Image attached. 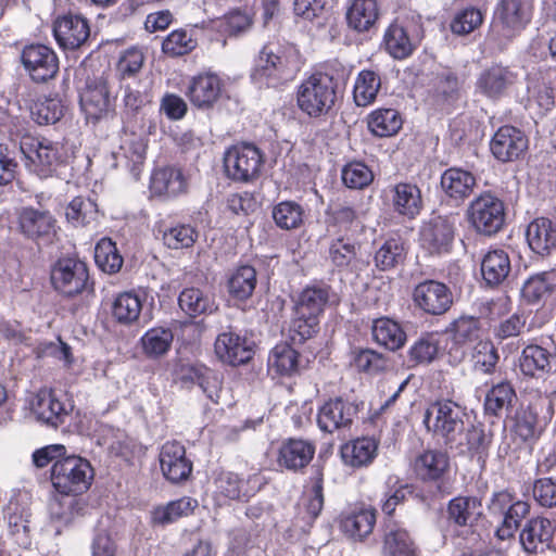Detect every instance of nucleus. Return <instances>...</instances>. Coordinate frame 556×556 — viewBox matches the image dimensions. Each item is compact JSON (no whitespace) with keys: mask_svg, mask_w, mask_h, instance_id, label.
<instances>
[{"mask_svg":"<svg viewBox=\"0 0 556 556\" xmlns=\"http://www.w3.org/2000/svg\"><path fill=\"white\" fill-rule=\"evenodd\" d=\"M300 68V55L293 47L274 50L265 46L255 60L251 79L260 86L277 87L292 80Z\"/></svg>","mask_w":556,"mask_h":556,"instance_id":"nucleus-1","label":"nucleus"},{"mask_svg":"<svg viewBox=\"0 0 556 556\" xmlns=\"http://www.w3.org/2000/svg\"><path fill=\"white\" fill-rule=\"evenodd\" d=\"M336 99L337 84L328 74H313L298 87V106L311 117L326 115L334 105Z\"/></svg>","mask_w":556,"mask_h":556,"instance_id":"nucleus-2","label":"nucleus"},{"mask_svg":"<svg viewBox=\"0 0 556 556\" xmlns=\"http://www.w3.org/2000/svg\"><path fill=\"white\" fill-rule=\"evenodd\" d=\"M93 469L89 462L77 455L64 456L54 462L51 481L54 489L64 495H78L91 485Z\"/></svg>","mask_w":556,"mask_h":556,"instance_id":"nucleus-3","label":"nucleus"},{"mask_svg":"<svg viewBox=\"0 0 556 556\" xmlns=\"http://www.w3.org/2000/svg\"><path fill=\"white\" fill-rule=\"evenodd\" d=\"M532 17L531 0H501L495 9L491 36L502 41L516 37Z\"/></svg>","mask_w":556,"mask_h":556,"instance_id":"nucleus-4","label":"nucleus"},{"mask_svg":"<svg viewBox=\"0 0 556 556\" xmlns=\"http://www.w3.org/2000/svg\"><path fill=\"white\" fill-rule=\"evenodd\" d=\"M489 511L493 517L502 518L495 534L504 541L514 536L521 520L529 514L530 505L526 501L516 500L508 491H501L492 496Z\"/></svg>","mask_w":556,"mask_h":556,"instance_id":"nucleus-5","label":"nucleus"},{"mask_svg":"<svg viewBox=\"0 0 556 556\" xmlns=\"http://www.w3.org/2000/svg\"><path fill=\"white\" fill-rule=\"evenodd\" d=\"M505 218L504 202L490 192L480 194L468 207L469 223L484 236H493L502 230Z\"/></svg>","mask_w":556,"mask_h":556,"instance_id":"nucleus-6","label":"nucleus"},{"mask_svg":"<svg viewBox=\"0 0 556 556\" xmlns=\"http://www.w3.org/2000/svg\"><path fill=\"white\" fill-rule=\"evenodd\" d=\"M20 149L26 159V166L41 178L51 176L60 164V148L48 139L23 137Z\"/></svg>","mask_w":556,"mask_h":556,"instance_id":"nucleus-7","label":"nucleus"},{"mask_svg":"<svg viewBox=\"0 0 556 556\" xmlns=\"http://www.w3.org/2000/svg\"><path fill=\"white\" fill-rule=\"evenodd\" d=\"M552 403L541 400L516 413L513 431L522 442L536 441L552 419Z\"/></svg>","mask_w":556,"mask_h":556,"instance_id":"nucleus-8","label":"nucleus"},{"mask_svg":"<svg viewBox=\"0 0 556 556\" xmlns=\"http://www.w3.org/2000/svg\"><path fill=\"white\" fill-rule=\"evenodd\" d=\"M86 263L72 258H60L51 269V282L56 291L66 296L81 293L88 285Z\"/></svg>","mask_w":556,"mask_h":556,"instance_id":"nucleus-9","label":"nucleus"},{"mask_svg":"<svg viewBox=\"0 0 556 556\" xmlns=\"http://www.w3.org/2000/svg\"><path fill=\"white\" fill-rule=\"evenodd\" d=\"M263 156L260 150L250 143L235 146L224 156L227 176L237 181H249L260 173Z\"/></svg>","mask_w":556,"mask_h":556,"instance_id":"nucleus-10","label":"nucleus"},{"mask_svg":"<svg viewBox=\"0 0 556 556\" xmlns=\"http://www.w3.org/2000/svg\"><path fill=\"white\" fill-rule=\"evenodd\" d=\"M21 58L25 70L35 81H46L58 73V58L54 51L45 45L25 47Z\"/></svg>","mask_w":556,"mask_h":556,"instance_id":"nucleus-11","label":"nucleus"},{"mask_svg":"<svg viewBox=\"0 0 556 556\" xmlns=\"http://www.w3.org/2000/svg\"><path fill=\"white\" fill-rule=\"evenodd\" d=\"M357 412V405L354 403L342 397L331 399L318 409L317 424L320 430L332 433L349 428Z\"/></svg>","mask_w":556,"mask_h":556,"instance_id":"nucleus-12","label":"nucleus"},{"mask_svg":"<svg viewBox=\"0 0 556 556\" xmlns=\"http://www.w3.org/2000/svg\"><path fill=\"white\" fill-rule=\"evenodd\" d=\"M159 459L163 476L173 483L187 480L192 471V463L186 457L185 446L177 441L164 443Z\"/></svg>","mask_w":556,"mask_h":556,"instance_id":"nucleus-13","label":"nucleus"},{"mask_svg":"<svg viewBox=\"0 0 556 556\" xmlns=\"http://www.w3.org/2000/svg\"><path fill=\"white\" fill-rule=\"evenodd\" d=\"M528 149L526 135L514 126L501 127L492 137L490 150L501 162L517 160Z\"/></svg>","mask_w":556,"mask_h":556,"instance_id":"nucleus-14","label":"nucleus"},{"mask_svg":"<svg viewBox=\"0 0 556 556\" xmlns=\"http://www.w3.org/2000/svg\"><path fill=\"white\" fill-rule=\"evenodd\" d=\"M55 40L63 49L75 50L83 46L90 36L88 21L81 15H63L53 24Z\"/></svg>","mask_w":556,"mask_h":556,"instance_id":"nucleus-15","label":"nucleus"},{"mask_svg":"<svg viewBox=\"0 0 556 556\" xmlns=\"http://www.w3.org/2000/svg\"><path fill=\"white\" fill-rule=\"evenodd\" d=\"M481 516V503L469 496L454 498V536H463L469 544L478 543L480 536L475 530V522Z\"/></svg>","mask_w":556,"mask_h":556,"instance_id":"nucleus-16","label":"nucleus"},{"mask_svg":"<svg viewBox=\"0 0 556 556\" xmlns=\"http://www.w3.org/2000/svg\"><path fill=\"white\" fill-rule=\"evenodd\" d=\"M80 106L88 119L98 121L109 113L110 92L106 78L100 76L87 81L80 93Z\"/></svg>","mask_w":556,"mask_h":556,"instance_id":"nucleus-17","label":"nucleus"},{"mask_svg":"<svg viewBox=\"0 0 556 556\" xmlns=\"http://www.w3.org/2000/svg\"><path fill=\"white\" fill-rule=\"evenodd\" d=\"M214 349L217 357L231 366L249 362L254 354L253 342L233 332L220 333Z\"/></svg>","mask_w":556,"mask_h":556,"instance_id":"nucleus-18","label":"nucleus"},{"mask_svg":"<svg viewBox=\"0 0 556 556\" xmlns=\"http://www.w3.org/2000/svg\"><path fill=\"white\" fill-rule=\"evenodd\" d=\"M414 301L425 312L434 315L445 313L452 303L448 288L434 280H426L417 285L414 290Z\"/></svg>","mask_w":556,"mask_h":556,"instance_id":"nucleus-19","label":"nucleus"},{"mask_svg":"<svg viewBox=\"0 0 556 556\" xmlns=\"http://www.w3.org/2000/svg\"><path fill=\"white\" fill-rule=\"evenodd\" d=\"M222 90V79L216 74L204 73L192 78L186 94L198 109H210L220 98Z\"/></svg>","mask_w":556,"mask_h":556,"instance_id":"nucleus-20","label":"nucleus"},{"mask_svg":"<svg viewBox=\"0 0 556 556\" xmlns=\"http://www.w3.org/2000/svg\"><path fill=\"white\" fill-rule=\"evenodd\" d=\"M30 410L35 418L52 428L64 422L67 409L52 391L40 390L30 402Z\"/></svg>","mask_w":556,"mask_h":556,"instance_id":"nucleus-21","label":"nucleus"},{"mask_svg":"<svg viewBox=\"0 0 556 556\" xmlns=\"http://www.w3.org/2000/svg\"><path fill=\"white\" fill-rule=\"evenodd\" d=\"M413 471L422 481H439L450 470V455L446 451L427 450L413 462Z\"/></svg>","mask_w":556,"mask_h":556,"instance_id":"nucleus-22","label":"nucleus"},{"mask_svg":"<svg viewBox=\"0 0 556 556\" xmlns=\"http://www.w3.org/2000/svg\"><path fill=\"white\" fill-rule=\"evenodd\" d=\"M315 445L304 439L285 441L278 453V464L288 470L298 471L306 467L313 459Z\"/></svg>","mask_w":556,"mask_h":556,"instance_id":"nucleus-23","label":"nucleus"},{"mask_svg":"<svg viewBox=\"0 0 556 556\" xmlns=\"http://www.w3.org/2000/svg\"><path fill=\"white\" fill-rule=\"evenodd\" d=\"M556 354L538 344L527 345L519 357L520 371L528 377L542 378L552 371Z\"/></svg>","mask_w":556,"mask_h":556,"instance_id":"nucleus-24","label":"nucleus"},{"mask_svg":"<svg viewBox=\"0 0 556 556\" xmlns=\"http://www.w3.org/2000/svg\"><path fill=\"white\" fill-rule=\"evenodd\" d=\"M517 80V74L509 67L493 65L483 71L478 80L477 89L488 98H498Z\"/></svg>","mask_w":556,"mask_h":556,"instance_id":"nucleus-25","label":"nucleus"},{"mask_svg":"<svg viewBox=\"0 0 556 556\" xmlns=\"http://www.w3.org/2000/svg\"><path fill=\"white\" fill-rule=\"evenodd\" d=\"M527 242L539 255H547L556 248V224L546 217L533 219L527 227Z\"/></svg>","mask_w":556,"mask_h":556,"instance_id":"nucleus-26","label":"nucleus"},{"mask_svg":"<svg viewBox=\"0 0 556 556\" xmlns=\"http://www.w3.org/2000/svg\"><path fill=\"white\" fill-rule=\"evenodd\" d=\"M555 528L544 517L529 519L522 528L519 539L523 549L528 553H535L541 547L548 546L553 540Z\"/></svg>","mask_w":556,"mask_h":556,"instance_id":"nucleus-27","label":"nucleus"},{"mask_svg":"<svg viewBox=\"0 0 556 556\" xmlns=\"http://www.w3.org/2000/svg\"><path fill=\"white\" fill-rule=\"evenodd\" d=\"M378 452V442L374 438L363 437L341 446V457L352 468L366 467L372 463Z\"/></svg>","mask_w":556,"mask_h":556,"instance_id":"nucleus-28","label":"nucleus"},{"mask_svg":"<svg viewBox=\"0 0 556 556\" xmlns=\"http://www.w3.org/2000/svg\"><path fill=\"white\" fill-rule=\"evenodd\" d=\"M22 232L31 239L49 237L54 232L55 219L48 211L24 208L18 217Z\"/></svg>","mask_w":556,"mask_h":556,"instance_id":"nucleus-29","label":"nucleus"},{"mask_svg":"<svg viewBox=\"0 0 556 556\" xmlns=\"http://www.w3.org/2000/svg\"><path fill=\"white\" fill-rule=\"evenodd\" d=\"M451 239L452 227L441 216L433 217L420 231L421 243L431 253L448 252Z\"/></svg>","mask_w":556,"mask_h":556,"instance_id":"nucleus-30","label":"nucleus"},{"mask_svg":"<svg viewBox=\"0 0 556 556\" xmlns=\"http://www.w3.org/2000/svg\"><path fill=\"white\" fill-rule=\"evenodd\" d=\"M379 18L377 0H351L346 10L348 25L358 33L369 30Z\"/></svg>","mask_w":556,"mask_h":556,"instance_id":"nucleus-31","label":"nucleus"},{"mask_svg":"<svg viewBox=\"0 0 556 556\" xmlns=\"http://www.w3.org/2000/svg\"><path fill=\"white\" fill-rule=\"evenodd\" d=\"M392 205L396 213L415 218L422 208L420 190L412 184H397L392 189Z\"/></svg>","mask_w":556,"mask_h":556,"instance_id":"nucleus-32","label":"nucleus"},{"mask_svg":"<svg viewBox=\"0 0 556 556\" xmlns=\"http://www.w3.org/2000/svg\"><path fill=\"white\" fill-rule=\"evenodd\" d=\"M150 188L155 194L176 197L186 191L187 182L179 168L164 167L154 170Z\"/></svg>","mask_w":556,"mask_h":556,"instance_id":"nucleus-33","label":"nucleus"},{"mask_svg":"<svg viewBox=\"0 0 556 556\" xmlns=\"http://www.w3.org/2000/svg\"><path fill=\"white\" fill-rule=\"evenodd\" d=\"M198 505V501L193 497H180L166 505L155 507L151 511V521L153 525L166 526L180 518L192 515Z\"/></svg>","mask_w":556,"mask_h":556,"instance_id":"nucleus-34","label":"nucleus"},{"mask_svg":"<svg viewBox=\"0 0 556 556\" xmlns=\"http://www.w3.org/2000/svg\"><path fill=\"white\" fill-rule=\"evenodd\" d=\"M510 271V260L506 251H489L481 261V274L489 286L501 285Z\"/></svg>","mask_w":556,"mask_h":556,"instance_id":"nucleus-35","label":"nucleus"},{"mask_svg":"<svg viewBox=\"0 0 556 556\" xmlns=\"http://www.w3.org/2000/svg\"><path fill=\"white\" fill-rule=\"evenodd\" d=\"M424 422L428 430L441 438L446 444L452 431V406L450 401L437 402L426 412Z\"/></svg>","mask_w":556,"mask_h":556,"instance_id":"nucleus-36","label":"nucleus"},{"mask_svg":"<svg viewBox=\"0 0 556 556\" xmlns=\"http://www.w3.org/2000/svg\"><path fill=\"white\" fill-rule=\"evenodd\" d=\"M371 333L374 340L378 344L391 351L399 350L406 341V334L401 326L388 317L375 319L371 327Z\"/></svg>","mask_w":556,"mask_h":556,"instance_id":"nucleus-37","label":"nucleus"},{"mask_svg":"<svg viewBox=\"0 0 556 556\" xmlns=\"http://www.w3.org/2000/svg\"><path fill=\"white\" fill-rule=\"evenodd\" d=\"M381 88L380 75L371 70H363L356 76L353 99L357 106H367L375 101Z\"/></svg>","mask_w":556,"mask_h":556,"instance_id":"nucleus-38","label":"nucleus"},{"mask_svg":"<svg viewBox=\"0 0 556 556\" xmlns=\"http://www.w3.org/2000/svg\"><path fill=\"white\" fill-rule=\"evenodd\" d=\"M180 308L191 317L211 314L217 306L214 300L198 288L184 289L178 298Z\"/></svg>","mask_w":556,"mask_h":556,"instance_id":"nucleus-39","label":"nucleus"},{"mask_svg":"<svg viewBox=\"0 0 556 556\" xmlns=\"http://www.w3.org/2000/svg\"><path fill=\"white\" fill-rule=\"evenodd\" d=\"M556 287V271L547 270L530 276L523 283L521 294L529 303H535Z\"/></svg>","mask_w":556,"mask_h":556,"instance_id":"nucleus-40","label":"nucleus"},{"mask_svg":"<svg viewBox=\"0 0 556 556\" xmlns=\"http://www.w3.org/2000/svg\"><path fill=\"white\" fill-rule=\"evenodd\" d=\"M402 127V118L394 109H378L368 117V128L377 137H390Z\"/></svg>","mask_w":556,"mask_h":556,"instance_id":"nucleus-41","label":"nucleus"},{"mask_svg":"<svg viewBox=\"0 0 556 556\" xmlns=\"http://www.w3.org/2000/svg\"><path fill=\"white\" fill-rule=\"evenodd\" d=\"M329 294L325 288H306L304 289L295 304V314L303 316L316 317L324 312L328 302Z\"/></svg>","mask_w":556,"mask_h":556,"instance_id":"nucleus-42","label":"nucleus"},{"mask_svg":"<svg viewBox=\"0 0 556 556\" xmlns=\"http://www.w3.org/2000/svg\"><path fill=\"white\" fill-rule=\"evenodd\" d=\"M256 270L250 265L238 267L228 280V291L237 300L249 299L256 287Z\"/></svg>","mask_w":556,"mask_h":556,"instance_id":"nucleus-43","label":"nucleus"},{"mask_svg":"<svg viewBox=\"0 0 556 556\" xmlns=\"http://www.w3.org/2000/svg\"><path fill=\"white\" fill-rule=\"evenodd\" d=\"M174 334L170 329L155 327L149 329L141 338L143 353L150 358L165 355L173 343Z\"/></svg>","mask_w":556,"mask_h":556,"instance_id":"nucleus-44","label":"nucleus"},{"mask_svg":"<svg viewBox=\"0 0 556 556\" xmlns=\"http://www.w3.org/2000/svg\"><path fill=\"white\" fill-rule=\"evenodd\" d=\"M516 400V392L509 382L493 386L485 395L484 409L486 414L498 416L508 409Z\"/></svg>","mask_w":556,"mask_h":556,"instance_id":"nucleus-45","label":"nucleus"},{"mask_svg":"<svg viewBox=\"0 0 556 556\" xmlns=\"http://www.w3.org/2000/svg\"><path fill=\"white\" fill-rule=\"evenodd\" d=\"M383 42L387 51L394 59H405L414 51V46L401 25L391 24L384 33Z\"/></svg>","mask_w":556,"mask_h":556,"instance_id":"nucleus-46","label":"nucleus"},{"mask_svg":"<svg viewBox=\"0 0 556 556\" xmlns=\"http://www.w3.org/2000/svg\"><path fill=\"white\" fill-rule=\"evenodd\" d=\"M271 216L280 229H296L303 224L304 210L295 201H282L273 207Z\"/></svg>","mask_w":556,"mask_h":556,"instance_id":"nucleus-47","label":"nucleus"},{"mask_svg":"<svg viewBox=\"0 0 556 556\" xmlns=\"http://www.w3.org/2000/svg\"><path fill=\"white\" fill-rule=\"evenodd\" d=\"M142 309L140 298L132 292H124L116 296L112 305V314L121 324L138 320Z\"/></svg>","mask_w":556,"mask_h":556,"instance_id":"nucleus-48","label":"nucleus"},{"mask_svg":"<svg viewBox=\"0 0 556 556\" xmlns=\"http://www.w3.org/2000/svg\"><path fill=\"white\" fill-rule=\"evenodd\" d=\"M529 101L534 102L540 110L549 111L555 104L556 90L542 75H534L528 81Z\"/></svg>","mask_w":556,"mask_h":556,"instance_id":"nucleus-49","label":"nucleus"},{"mask_svg":"<svg viewBox=\"0 0 556 556\" xmlns=\"http://www.w3.org/2000/svg\"><path fill=\"white\" fill-rule=\"evenodd\" d=\"M405 258V248L401 239L391 238L375 253V265L380 270H389L402 263Z\"/></svg>","mask_w":556,"mask_h":556,"instance_id":"nucleus-50","label":"nucleus"},{"mask_svg":"<svg viewBox=\"0 0 556 556\" xmlns=\"http://www.w3.org/2000/svg\"><path fill=\"white\" fill-rule=\"evenodd\" d=\"M383 548L388 556H417L415 544L407 531L395 527L386 532Z\"/></svg>","mask_w":556,"mask_h":556,"instance_id":"nucleus-51","label":"nucleus"},{"mask_svg":"<svg viewBox=\"0 0 556 556\" xmlns=\"http://www.w3.org/2000/svg\"><path fill=\"white\" fill-rule=\"evenodd\" d=\"M66 218L75 227L86 226L98 217V206L89 198L76 197L66 207Z\"/></svg>","mask_w":556,"mask_h":556,"instance_id":"nucleus-52","label":"nucleus"},{"mask_svg":"<svg viewBox=\"0 0 556 556\" xmlns=\"http://www.w3.org/2000/svg\"><path fill=\"white\" fill-rule=\"evenodd\" d=\"M299 354L288 344L276 345L269 354L268 367L278 375L289 376L298 368Z\"/></svg>","mask_w":556,"mask_h":556,"instance_id":"nucleus-53","label":"nucleus"},{"mask_svg":"<svg viewBox=\"0 0 556 556\" xmlns=\"http://www.w3.org/2000/svg\"><path fill=\"white\" fill-rule=\"evenodd\" d=\"M94 261L97 265L108 274L117 273L123 265V257L111 239L103 238L94 249Z\"/></svg>","mask_w":556,"mask_h":556,"instance_id":"nucleus-54","label":"nucleus"},{"mask_svg":"<svg viewBox=\"0 0 556 556\" xmlns=\"http://www.w3.org/2000/svg\"><path fill=\"white\" fill-rule=\"evenodd\" d=\"M376 522L374 510L362 509L345 517L342 521L343 531L351 538L363 539L368 535Z\"/></svg>","mask_w":556,"mask_h":556,"instance_id":"nucleus-55","label":"nucleus"},{"mask_svg":"<svg viewBox=\"0 0 556 556\" xmlns=\"http://www.w3.org/2000/svg\"><path fill=\"white\" fill-rule=\"evenodd\" d=\"M359 244L354 240L339 237L331 241L329 245V258L338 268H345L356 258Z\"/></svg>","mask_w":556,"mask_h":556,"instance_id":"nucleus-56","label":"nucleus"},{"mask_svg":"<svg viewBox=\"0 0 556 556\" xmlns=\"http://www.w3.org/2000/svg\"><path fill=\"white\" fill-rule=\"evenodd\" d=\"M64 110L61 99L47 98L35 103L31 108V116L39 125L55 124L64 115Z\"/></svg>","mask_w":556,"mask_h":556,"instance_id":"nucleus-57","label":"nucleus"},{"mask_svg":"<svg viewBox=\"0 0 556 556\" xmlns=\"http://www.w3.org/2000/svg\"><path fill=\"white\" fill-rule=\"evenodd\" d=\"M198 238V231L187 224L176 225L163 232V242L169 249L191 248Z\"/></svg>","mask_w":556,"mask_h":556,"instance_id":"nucleus-58","label":"nucleus"},{"mask_svg":"<svg viewBox=\"0 0 556 556\" xmlns=\"http://www.w3.org/2000/svg\"><path fill=\"white\" fill-rule=\"evenodd\" d=\"M197 41L185 29L172 31L162 42V50L170 56H179L191 52Z\"/></svg>","mask_w":556,"mask_h":556,"instance_id":"nucleus-59","label":"nucleus"},{"mask_svg":"<svg viewBox=\"0 0 556 556\" xmlns=\"http://www.w3.org/2000/svg\"><path fill=\"white\" fill-rule=\"evenodd\" d=\"M374 179L371 169L362 162H352L342 169V181L351 189H363Z\"/></svg>","mask_w":556,"mask_h":556,"instance_id":"nucleus-60","label":"nucleus"},{"mask_svg":"<svg viewBox=\"0 0 556 556\" xmlns=\"http://www.w3.org/2000/svg\"><path fill=\"white\" fill-rule=\"evenodd\" d=\"M458 448L460 453H479L488 444L483 429L478 426H469L459 432Z\"/></svg>","mask_w":556,"mask_h":556,"instance_id":"nucleus-61","label":"nucleus"},{"mask_svg":"<svg viewBox=\"0 0 556 556\" xmlns=\"http://www.w3.org/2000/svg\"><path fill=\"white\" fill-rule=\"evenodd\" d=\"M535 502L545 508L556 507V478H540L533 484Z\"/></svg>","mask_w":556,"mask_h":556,"instance_id":"nucleus-62","label":"nucleus"},{"mask_svg":"<svg viewBox=\"0 0 556 556\" xmlns=\"http://www.w3.org/2000/svg\"><path fill=\"white\" fill-rule=\"evenodd\" d=\"M482 21L480 10L467 8L454 16V35L470 34L482 24Z\"/></svg>","mask_w":556,"mask_h":556,"instance_id":"nucleus-63","label":"nucleus"},{"mask_svg":"<svg viewBox=\"0 0 556 556\" xmlns=\"http://www.w3.org/2000/svg\"><path fill=\"white\" fill-rule=\"evenodd\" d=\"M475 367L481 369L484 372H490L498 361V355L495 348L491 342L480 341L475 346V353L472 355Z\"/></svg>","mask_w":556,"mask_h":556,"instance_id":"nucleus-64","label":"nucleus"}]
</instances>
